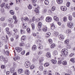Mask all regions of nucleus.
I'll list each match as a JSON object with an SVG mask.
<instances>
[{"instance_id": "09e8293b", "label": "nucleus", "mask_w": 75, "mask_h": 75, "mask_svg": "<svg viewBox=\"0 0 75 75\" xmlns=\"http://www.w3.org/2000/svg\"><path fill=\"white\" fill-rule=\"evenodd\" d=\"M53 54L55 55H57L58 54L57 51V50H55L53 52Z\"/></svg>"}, {"instance_id": "ddd939ff", "label": "nucleus", "mask_w": 75, "mask_h": 75, "mask_svg": "<svg viewBox=\"0 0 75 75\" xmlns=\"http://www.w3.org/2000/svg\"><path fill=\"white\" fill-rule=\"evenodd\" d=\"M51 28L52 30H54L55 28V24L53 23H52L51 25Z\"/></svg>"}, {"instance_id": "4c0bfd02", "label": "nucleus", "mask_w": 75, "mask_h": 75, "mask_svg": "<svg viewBox=\"0 0 75 75\" xmlns=\"http://www.w3.org/2000/svg\"><path fill=\"white\" fill-rule=\"evenodd\" d=\"M13 31H14L15 33H18V30L16 28L13 29Z\"/></svg>"}, {"instance_id": "1a4fd4ad", "label": "nucleus", "mask_w": 75, "mask_h": 75, "mask_svg": "<svg viewBox=\"0 0 75 75\" xmlns=\"http://www.w3.org/2000/svg\"><path fill=\"white\" fill-rule=\"evenodd\" d=\"M68 27H69V28H73V23H72L71 22H68Z\"/></svg>"}, {"instance_id": "37998d69", "label": "nucleus", "mask_w": 75, "mask_h": 75, "mask_svg": "<svg viewBox=\"0 0 75 75\" xmlns=\"http://www.w3.org/2000/svg\"><path fill=\"white\" fill-rule=\"evenodd\" d=\"M28 9L30 10H31V9H32V7L31 5L30 4H29L28 5Z\"/></svg>"}, {"instance_id": "58836bf2", "label": "nucleus", "mask_w": 75, "mask_h": 75, "mask_svg": "<svg viewBox=\"0 0 75 75\" xmlns=\"http://www.w3.org/2000/svg\"><path fill=\"white\" fill-rule=\"evenodd\" d=\"M49 65H50V63H45L44 65V66L45 67H48Z\"/></svg>"}, {"instance_id": "bb28decb", "label": "nucleus", "mask_w": 75, "mask_h": 75, "mask_svg": "<svg viewBox=\"0 0 75 75\" xmlns=\"http://www.w3.org/2000/svg\"><path fill=\"white\" fill-rule=\"evenodd\" d=\"M32 50L33 51H35L37 50V46L35 45H34L32 47Z\"/></svg>"}, {"instance_id": "a19ab883", "label": "nucleus", "mask_w": 75, "mask_h": 75, "mask_svg": "<svg viewBox=\"0 0 75 75\" xmlns=\"http://www.w3.org/2000/svg\"><path fill=\"white\" fill-rule=\"evenodd\" d=\"M4 20H5V17H1L0 19V21H3Z\"/></svg>"}, {"instance_id": "dca6fc26", "label": "nucleus", "mask_w": 75, "mask_h": 75, "mask_svg": "<svg viewBox=\"0 0 75 75\" xmlns=\"http://www.w3.org/2000/svg\"><path fill=\"white\" fill-rule=\"evenodd\" d=\"M56 1H57L58 4H61L63 3V0H57Z\"/></svg>"}, {"instance_id": "ea45409f", "label": "nucleus", "mask_w": 75, "mask_h": 75, "mask_svg": "<svg viewBox=\"0 0 75 75\" xmlns=\"http://www.w3.org/2000/svg\"><path fill=\"white\" fill-rule=\"evenodd\" d=\"M57 60L53 59L52 60V62L53 64H55L57 63Z\"/></svg>"}, {"instance_id": "20e7f679", "label": "nucleus", "mask_w": 75, "mask_h": 75, "mask_svg": "<svg viewBox=\"0 0 75 75\" xmlns=\"http://www.w3.org/2000/svg\"><path fill=\"white\" fill-rule=\"evenodd\" d=\"M9 28L7 27L6 29V31L7 34L9 35V37H11L12 35V33L10 32H9Z\"/></svg>"}, {"instance_id": "2f4dec72", "label": "nucleus", "mask_w": 75, "mask_h": 75, "mask_svg": "<svg viewBox=\"0 0 75 75\" xmlns=\"http://www.w3.org/2000/svg\"><path fill=\"white\" fill-rule=\"evenodd\" d=\"M9 13L11 15H14V11L13 10H11L9 11Z\"/></svg>"}, {"instance_id": "a18cd8bd", "label": "nucleus", "mask_w": 75, "mask_h": 75, "mask_svg": "<svg viewBox=\"0 0 75 75\" xmlns=\"http://www.w3.org/2000/svg\"><path fill=\"white\" fill-rule=\"evenodd\" d=\"M24 20L25 21H28L29 18H28L27 17H25L24 18Z\"/></svg>"}, {"instance_id": "4468645a", "label": "nucleus", "mask_w": 75, "mask_h": 75, "mask_svg": "<svg viewBox=\"0 0 75 75\" xmlns=\"http://www.w3.org/2000/svg\"><path fill=\"white\" fill-rule=\"evenodd\" d=\"M42 30L43 31L46 32V31H47L48 29L47 28V27L46 26H44L42 28Z\"/></svg>"}, {"instance_id": "c85d7f7f", "label": "nucleus", "mask_w": 75, "mask_h": 75, "mask_svg": "<svg viewBox=\"0 0 75 75\" xmlns=\"http://www.w3.org/2000/svg\"><path fill=\"white\" fill-rule=\"evenodd\" d=\"M38 27L39 28H41V27H42V23H41V22H40L38 23Z\"/></svg>"}, {"instance_id": "c756f323", "label": "nucleus", "mask_w": 75, "mask_h": 75, "mask_svg": "<svg viewBox=\"0 0 75 75\" xmlns=\"http://www.w3.org/2000/svg\"><path fill=\"white\" fill-rule=\"evenodd\" d=\"M43 61H44L43 57L40 58L39 59V61L40 63H41V62H43Z\"/></svg>"}, {"instance_id": "3c124183", "label": "nucleus", "mask_w": 75, "mask_h": 75, "mask_svg": "<svg viewBox=\"0 0 75 75\" xmlns=\"http://www.w3.org/2000/svg\"><path fill=\"white\" fill-rule=\"evenodd\" d=\"M54 34H55V36H56L57 37V36H58V35H59V32L57 31L55 32Z\"/></svg>"}, {"instance_id": "2eb2a0df", "label": "nucleus", "mask_w": 75, "mask_h": 75, "mask_svg": "<svg viewBox=\"0 0 75 75\" xmlns=\"http://www.w3.org/2000/svg\"><path fill=\"white\" fill-rule=\"evenodd\" d=\"M38 47L39 50H41L43 48V46L42 45H38Z\"/></svg>"}, {"instance_id": "a878e982", "label": "nucleus", "mask_w": 75, "mask_h": 75, "mask_svg": "<svg viewBox=\"0 0 75 75\" xmlns=\"http://www.w3.org/2000/svg\"><path fill=\"white\" fill-rule=\"evenodd\" d=\"M54 20H55L56 21H59V18L56 16H54Z\"/></svg>"}, {"instance_id": "4be33fe9", "label": "nucleus", "mask_w": 75, "mask_h": 75, "mask_svg": "<svg viewBox=\"0 0 75 75\" xmlns=\"http://www.w3.org/2000/svg\"><path fill=\"white\" fill-rule=\"evenodd\" d=\"M21 34H25V31L23 30V29H21L20 30Z\"/></svg>"}, {"instance_id": "c9c22d12", "label": "nucleus", "mask_w": 75, "mask_h": 75, "mask_svg": "<svg viewBox=\"0 0 75 75\" xmlns=\"http://www.w3.org/2000/svg\"><path fill=\"white\" fill-rule=\"evenodd\" d=\"M45 5H48L49 4V1H48V0H45Z\"/></svg>"}, {"instance_id": "e2e57ef3", "label": "nucleus", "mask_w": 75, "mask_h": 75, "mask_svg": "<svg viewBox=\"0 0 75 75\" xmlns=\"http://www.w3.org/2000/svg\"><path fill=\"white\" fill-rule=\"evenodd\" d=\"M26 30L28 32V33H30V28H28Z\"/></svg>"}, {"instance_id": "69168bd1", "label": "nucleus", "mask_w": 75, "mask_h": 75, "mask_svg": "<svg viewBox=\"0 0 75 75\" xmlns=\"http://www.w3.org/2000/svg\"><path fill=\"white\" fill-rule=\"evenodd\" d=\"M63 21L64 22H66V21H67V17H64Z\"/></svg>"}, {"instance_id": "f704fd0d", "label": "nucleus", "mask_w": 75, "mask_h": 75, "mask_svg": "<svg viewBox=\"0 0 75 75\" xmlns=\"http://www.w3.org/2000/svg\"><path fill=\"white\" fill-rule=\"evenodd\" d=\"M65 32L67 34H69L71 33V30L67 29L66 30Z\"/></svg>"}, {"instance_id": "774afa93", "label": "nucleus", "mask_w": 75, "mask_h": 75, "mask_svg": "<svg viewBox=\"0 0 75 75\" xmlns=\"http://www.w3.org/2000/svg\"><path fill=\"white\" fill-rule=\"evenodd\" d=\"M48 75H52V74L51 71H50L49 72Z\"/></svg>"}, {"instance_id": "c03bdc74", "label": "nucleus", "mask_w": 75, "mask_h": 75, "mask_svg": "<svg viewBox=\"0 0 75 75\" xmlns=\"http://www.w3.org/2000/svg\"><path fill=\"white\" fill-rule=\"evenodd\" d=\"M42 42V41L40 40H38L37 42V43L38 45H40L41 44V43Z\"/></svg>"}, {"instance_id": "9b49d317", "label": "nucleus", "mask_w": 75, "mask_h": 75, "mask_svg": "<svg viewBox=\"0 0 75 75\" xmlns=\"http://www.w3.org/2000/svg\"><path fill=\"white\" fill-rule=\"evenodd\" d=\"M12 35L13 37L15 38V39L16 40H17L18 38V37L19 36V35L17 34V35L16 33H14Z\"/></svg>"}, {"instance_id": "f8f14e48", "label": "nucleus", "mask_w": 75, "mask_h": 75, "mask_svg": "<svg viewBox=\"0 0 75 75\" xmlns=\"http://www.w3.org/2000/svg\"><path fill=\"white\" fill-rule=\"evenodd\" d=\"M46 57L47 58H51V53L50 52H48L46 54Z\"/></svg>"}, {"instance_id": "473e14b6", "label": "nucleus", "mask_w": 75, "mask_h": 75, "mask_svg": "<svg viewBox=\"0 0 75 75\" xmlns=\"http://www.w3.org/2000/svg\"><path fill=\"white\" fill-rule=\"evenodd\" d=\"M62 63L63 65H67V61H63Z\"/></svg>"}, {"instance_id": "cd10ccee", "label": "nucleus", "mask_w": 75, "mask_h": 75, "mask_svg": "<svg viewBox=\"0 0 75 75\" xmlns=\"http://www.w3.org/2000/svg\"><path fill=\"white\" fill-rule=\"evenodd\" d=\"M25 73L26 75H28L30 74V71L28 70H26L25 71Z\"/></svg>"}, {"instance_id": "e433bc0d", "label": "nucleus", "mask_w": 75, "mask_h": 75, "mask_svg": "<svg viewBox=\"0 0 75 75\" xmlns=\"http://www.w3.org/2000/svg\"><path fill=\"white\" fill-rule=\"evenodd\" d=\"M51 10L52 11H55V10H56L55 7L54 6L52 7L51 8Z\"/></svg>"}, {"instance_id": "5701e85b", "label": "nucleus", "mask_w": 75, "mask_h": 75, "mask_svg": "<svg viewBox=\"0 0 75 75\" xmlns=\"http://www.w3.org/2000/svg\"><path fill=\"white\" fill-rule=\"evenodd\" d=\"M34 11L36 13V14H38L40 13L39 10L37 8H36L35 10Z\"/></svg>"}, {"instance_id": "9d476101", "label": "nucleus", "mask_w": 75, "mask_h": 75, "mask_svg": "<svg viewBox=\"0 0 75 75\" xmlns=\"http://www.w3.org/2000/svg\"><path fill=\"white\" fill-rule=\"evenodd\" d=\"M16 50L18 52H20L22 51V48L21 47H16L15 48Z\"/></svg>"}, {"instance_id": "72a5a7b5", "label": "nucleus", "mask_w": 75, "mask_h": 75, "mask_svg": "<svg viewBox=\"0 0 75 75\" xmlns=\"http://www.w3.org/2000/svg\"><path fill=\"white\" fill-rule=\"evenodd\" d=\"M39 69L40 71H42L44 70V67H43L42 66H40Z\"/></svg>"}, {"instance_id": "6ab92c4d", "label": "nucleus", "mask_w": 75, "mask_h": 75, "mask_svg": "<svg viewBox=\"0 0 75 75\" xmlns=\"http://www.w3.org/2000/svg\"><path fill=\"white\" fill-rule=\"evenodd\" d=\"M15 71V69L14 68L11 67L10 68V72L11 73H13Z\"/></svg>"}, {"instance_id": "0eeeda50", "label": "nucleus", "mask_w": 75, "mask_h": 75, "mask_svg": "<svg viewBox=\"0 0 75 75\" xmlns=\"http://www.w3.org/2000/svg\"><path fill=\"white\" fill-rule=\"evenodd\" d=\"M60 9L62 11H65L67 10V7L64 6H62L60 7Z\"/></svg>"}, {"instance_id": "680f3d73", "label": "nucleus", "mask_w": 75, "mask_h": 75, "mask_svg": "<svg viewBox=\"0 0 75 75\" xmlns=\"http://www.w3.org/2000/svg\"><path fill=\"white\" fill-rule=\"evenodd\" d=\"M5 3H2V4H1V7H4L5 5Z\"/></svg>"}, {"instance_id": "39448f33", "label": "nucleus", "mask_w": 75, "mask_h": 75, "mask_svg": "<svg viewBox=\"0 0 75 75\" xmlns=\"http://www.w3.org/2000/svg\"><path fill=\"white\" fill-rule=\"evenodd\" d=\"M14 52L15 54V58H14V57L13 58L14 60L15 61H16V60H19V59H20V57L18 56L17 55H16V52H15V50L14 51Z\"/></svg>"}, {"instance_id": "bf43d9fd", "label": "nucleus", "mask_w": 75, "mask_h": 75, "mask_svg": "<svg viewBox=\"0 0 75 75\" xmlns=\"http://www.w3.org/2000/svg\"><path fill=\"white\" fill-rule=\"evenodd\" d=\"M71 61L73 63L75 62V59H70Z\"/></svg>"}, {"instance_id": "0e129e2a", "label": "nucleus", "mask_w": 75, "mask_h": 75, "mask_svg": "<svg viewBox=\"0 0 75 75\" xmlns=\"http://www.w3.org/2000/svg\"><path fill=\"white\" fill-rule=\"evenodd\" d=\"M69 19L71 21H72V16H70L68 17Z\"/></svg>"}, {"instance_id": "b1692460", "label": "nucleus", "mask_w": 75, "mask_h": 75, "mask_svg": "<svg viewBox=\"0 0 75 75\" xmlns=\"http://www.w3.org/2000/svg\"><path fill=\"white\" fill-rule=\"evenodd\" d=\"M4 8H6V9H9L10 8V6H8V4H5Z\"/></svg>"}, {"instance_id": "864d4df0", "label": "nucleus", "mask_w": 75, "mask_h": 75, "mask_svg": "<svg viewBox=\"0 0 75 75\" xmlns=\"http://www.w3.org/2000/svg\"><path fill=\"white\" fill-rule=\"evenodd\" d=\"M35 68V66L34 65H32L30 67V69H33Z\"/></svg>"}, {"instance_id": "49530a36", "label": "nucleus", "mask_w": 75, "mask_h": 75, "mask_svg": "<svg viewBox=\"0 0 75 75\" xmlns=\"http://www.w3.org/2000/svg\"><path fill=\"white\" fill-rule=\"evenodd\" d=\"M42 51H40L38 52V55H40L41 54H42Z\"/></svg>"}, {"instance_id": "de8ad7c7", "label": "nucleus", "mask_w": 75, "mask_h": 75, "mask_svg": "<svg viewBox=\"0 0 75 75\" xmlns=\"http://www.w3.org/2000/svg\"><path fill=\"white\" fill-rule=\"evenodd\" d=\"M44 75H46L48 73V71L47 70H45L43 71Z\"/></svg>"}, {"instance_id": "f3484780", "label": "nucleus", "mask_w": 75, "mask_h": 75, "mask_svg": "<svg viewBox=\"0 0 75 75\" xmlns=\"http://www.w3.org/2000/svg\"><path fill=\"white\" fill-rule=\"evenodd\" d=\"M26 40V36H23L21 38V40L22 41H24Z\"/></svg>"}, {"instance_id": "6e6552de", "label": "nucleus", "mask_w": 75, "mask_h": 75, "mask_svg": "<svg viewBox=\"0 0 75 75\" xmlns=\"http://www.w3.org/2000/svg\"><path fill=\"white\" fill-rule=\"evenodd\" d=\"M59 38L60 40H64V38H65V36H64V35L61 34L59 35Z\"/></svg>"}, {"instance_id": "f257e3e1", "label": "nucleus", "mask_w": 75, "mask_h": 75, "mask_svg": "<svg viewBox=\"0 0 75 75\" xmlns=\"http://www.w3.org/2000/svg\"><path fill=\"white\" fill-rule=\"evenodd\" d=\"M68 51L67 49H62L61 52V54L62 55H61V57L58 58V59L59 60L58 62V64L60 65L62 63V62L64 60V57H66V56L68 54Z\"/></svg>"}, {"instance_id": "13d9d810", "label": "nucleus", "mask_w": 75, "mask_h": 75, "mask_svg": "<svg viewBox=\"0 0 75 75\" xmlns=\"http://www.w3.org/2000/svg\"><path fill=\"white\" fill-rule=\"evenodd\" d=\"M48 13L49 14V15H51L52 13V11L51 10H49L48 11Z\"/></svg>"}, {"instance_id": "a211bd4d", "label": "nucleus", "mask_w": 75, "mask_h": 75, "mask_svg": "<svg viewBox=\"0 0 75 75\" xmlns=\"http://www.w3.org/2000/svg\"><path fill=\"white\" fill-rule=\"evenodd\" d=\"M22 27L23 28V29H26V28H27V23L23 24V25Z\"/></svg>"}, {"instance_id": "603ef678", "label": "nucleus", "mask_w": 75, "mask_h": 75, "mask_svg": "<svg viewBox=\"0 0 75 75\" xmlns=\"http://www.w3.org/2000/svg\"><path fill=\"white\" fill-rule=\"evenodd\" d=\"M3 46V42H0V48L2 47Z\"/></svg>"}, {"instance_id": "052dcab7", "label": "nucleus", "mask_w": 75, "mask_h": 75, "mask_svg": "<svg viewBox=\"0 0 75 75\" xmlns=\"http://www.w3.org/2000/svg\"><path fill=\"white\" fill-rule=\"evenodd\" d=\"M74 53L73 52V53H71V54H70L69 56L70 57H73V56H74Z\"/></svg>"}, {"instance_id": "6e6d98bb", "label": "nucleus", "mask_w": 75, "mask_h": 75, "mask_svg": "<svg viewBox=\"0 0 75 75\" xmlns=\"http://www.w3.org/2000/svg\"><path fill=\"white\" fill-rule=\"evenodd\" d=\"M70 4H71L70 3V2H67L66 4L67 7H69V6H70Z\"/></svg>"}, {"instance_id": "79ce46f5", "label": "nucleus", "mask_w": 75, "mask_h": 75, "mask_svg": "<svg viewBox=\"0 0 75 75\" xmlns=\"http://www.w3.org/2000/svg\"><path fill=\"white\" fill-rule=\"evenodd\" d=\"M48 42L49 44H52V40L51 39H48Z\"/></svg>"}, {"instance_id": "423d86ee", "label": "nucleus", "mask_w": 75, "mask_h": 75, "mask_svg": "<svg viewBox=\"0 0 75 75\" xmlns=\"http://www.w3.org/2000/svg\"><path fill=\"white\" fill-rule=\"evenodd\" d=\"M52 20V18L51 17L48 16L46 19L45 21L47 23H50V21H51Z\"/></svg>"}, {"instance_id": "393cba45", "label": "nucleus", "mask_w": 75, "mask_h": 75, "mask_svg": "<svg viewBox=\"0 0 75 75\" xmlns=\"http://www.w3.org/2000/svg\"><path fill=\"white\" fill-rule=\"evenodd\" d=\"M31 26L32 28V30H35V24L34 23H32L31 24Z\"/></svg>"}, {"instance_id": "412c9836", "label": "nucleus", "mask_w": 75, "mask_h": 75, "mask_svg": "<svg viewBox=\"0 0 75 75\" xmlns=\"http://www.w3.org/2000/svg\"><path fill=\"white\" fill-rule=\"evenodd\" d=\"M23 69H19L18 70V72L19 74H22L23 72Z\"/></svg>"}, {"instance_id": "8fccbe9b", "label": "nucleus", "mask_w": 75, "mask_h": 75, "mask_svg": "<svg viewBox=\"0 0 75 75\" xmlns=\"http://www.w3.org/2000/svg\"><path fill=\"white\" fill-rule=\"evenodd\" d=\"M19 46H21V47H22V46H24V42H22L20 43L19 44Z\"/></svg>"}, {"instance_id": "5fc2aeb1", "label": "nucleus", "mask_w": 75, "mask_h": 75, "mask_svg": "<svg viewBox=\"0 0 75 75\" xmlns=\"http://www.w3.org/2000/svg\"><path fill=\"white\" fill-rule=\"evenodd\" d=\"M47 10L46 9H43L42 10V13L43 14L44 13H47Z\"/></svg>"}, {"instance_id": "4d7b16f0", "label": "nucleus", "mask_w": 75, "mask_h": 75, "mask_svg": "<svg viewBox=\"0 0 75 75\" xmlns=\"http://www.w3.org/2000/svg\"><path fill=\"white\" fill-rule=\"evenodd\" d=\"M55 47V45L54 44H52L51 45V48H54Z\"/></svg>"}, {"instance_id": "f03ea898", "label": "nucleus", "mask_w": 75, "mask_h": 75, "mask_svg": "<svg viewBox=\"0 0 75 75\" xmlns=\"http://www.w3.org/2000/svg\"><path fill=\"white\" fill-rule=\"evenodd\" d=\"M0 61L3 62L4 61L6 63H7L8 62V59L5 57L3 56H1L0 57Z\"/></svg>"}, {"instance_id": "338daca9", "label": "nucleus", "mask_w": 75, "mask_h": 75, "mask_svg": "<svg viewBox=\"0 0 75 75\" xmlns=\"http://www.w3.org/2000/svg\"><path fill=\"white\" fill-rule=\"evenodd\" d=\"M25 51H23L21 52V54L22 55H24V54H25Z\"/></svg>"}, {"instance_id": "7c9ffc66", "label": "nucleus", "mask_w": 75, "mask_h": 75, "mask_svg": "<svg viewBox=\"0 0 75 75\" xmlns=\"http://www.w3.org/2000/svg\"><path fill=\"white\" fill-rule=\"evenodd\" d=\"M69 40L68 39H67V40H66L64 41V44H66V45H68V43H69Z\"/></svg>"}, {"instance_id": "aec40b11", "label": "nucleus", "mask_w": 75, "mask_h": 75, "mask_svg": "<svg viewBox=\"0 0 75 75\" xmlns=\"http://www.w3.org/2000/svg\"><path fill=\"white\" fill-rule=\"evenodd\" d=\"M8 21L9 23H13V19L12 18H9Z\"/></svg>"}, {"instance_id": "7ed1b4c3", "label": "nucleus", "mask_w": 75, "mask_h": 75, "mask_svg": "<svg viewBox=\"0 0 75 75\" xmlns=\"http://www.w3.org/2000/svg\"><path fill=\"white\" fill-rule=\"evenodd\" d=\"M31 65V62L29 61H26L25 63V66L26 68H29Z\"/></svg>"}]
</instances>
